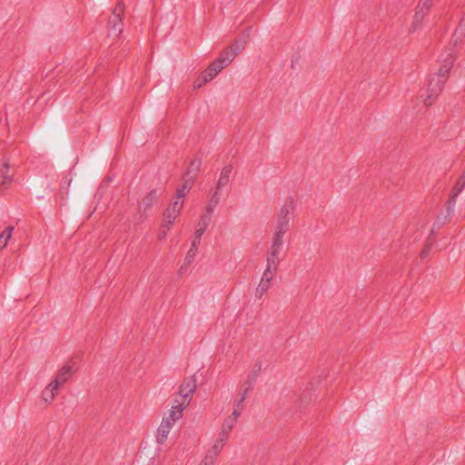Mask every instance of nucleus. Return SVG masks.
Masks as SVG:
<instances>
[{"label":"nucleus","instance_id":"obj_10","mask_svg":"<svg viewBox=\"0 0 465 465\" xmlns=\"http://www.w3.org/2000/svg\"><path fill=\"white\" fill-rule=\"evenodd\" d=\"M185 407L183 404H180L177 402L176 405L173 406L172 411H170L169 414L167 416H164L162 420V422H164L165 420L168 421V425L173 428L174 422L182 418L183 416V411Z\"/></svg>","mask_w":465,"mask_h":465},{"label":"nucleus","instance_id":"obj_3","mask_svg":"<svg viewBox=\"0 0 465 465\" xmlns=\"http://www.w3.org/2000/svg\"><path fill=\"white\" fill-rule=\"evenodd\" d=\"M124 5L123 2L117 3L108 20V28L111 33L120 35L123 32V15Z\"/></svg>","mask_w":465,"mask_h":465},{"label":"nucleus","instance_id":"obj_40","mask_svg":"<svg viewBox=\"0 0 465 465\" xmlns=\"http://www.w3.org/2000/svg\"><path fill=\"white\" fill-rule=\"evenodd\" d=\"M443 222L440 220V218L438 217L435 224H438V227H440L442 225Z\"/></svg>","mask_w":465,"mask_h":465},{"label":"nucleus","instance_id":"obj_1","mask_svg":"<svg viewBox=\"0 0 465 465\" xmlns=\"http://www.w3.org/2000/svg\"><path fill=\"white\" fill-rule=\"evenodd\" d=\"M454 61L455 56L453 53L448 52L442 59V64L438 69V72L431 75L427 89L428 94L424 99V104L426 106L431 105L438 95L441 93Z\"/></svg>","mask_w":465,"mask_h":465},{"label":"nucleus","instance_id":"obj_8","mask_svg":"<svg viewBox=\"0 0 465 465\" xmlns=\"http://www.w3.org/2000/svg\"><path fill=\"white\" fill-rule=\"evenodd\" d=\"M237 420L238 418L233 415H231L224 420L222 426V430L219 433V441H227L229 433L237 423Z\"/></svg>","mask_w":465,"mask_h":465},{"label":"nucleus","instance_id":"obj_34","mask_svg":"<svg viewBox=\"0 0 465 465\" xmlns=\"http://www.w3.org/2000/svg\"><path fill=\"white\" fill-rule=\"evenodd\" d=\"M430 6H431V0H420L417 8L426 12L427 10L430 9Z\"/></svg>","mask_w":465,"mask_h":465},{"label":"nucleus","instance_id":"obj_35","mask_svg":"<svg viewBox=\"0 0 465 465\" xmlns=\"http://www.w3.org/2000/svg\"><path fill=\"white\" fill-rule=\"evenodd\" d=\"M216 206L217 205H212V203L209 202L208 205L205 208V213L203 214L202 216H208V222H211V215Z\"/></svg>","mask_w":465,"mask_h":465},{"label":"nucleus","instance_id":"obj_14","mask_svg":"<svg viewBox=\"0 0 465 465\" xmlns=\"http://www.w3.org/2000/svg\"><path fill=\"white\" fill-rule=\"evenodd\" d=\"M157 197V191L155 189L151 190L139 203V210L147 211L156 202Z\"/></svg>","mask_w":465,"mask_h":465},{"label":"nucleus","instance_id":"obj_9","mask_svg":"<svg viewBox=\"0 0 465 465\" xmlns=\"http://www.w3.org/2000/svg\"><path fill=\"white\" fill-rule=\"evenodd\" d=\"M14 170L7 162L0 167V187H6L13 182Z\"/></svg>","mask_w":465,"mask_h":465},{"label":"nucleus","instance_id":"obj_20","mask_svg":"<svg viewBox=\"0 0 465 465\" xmlns=\"http://www.w3.org/2000/svg\"><path fill=\"white\" fill-rule=\"evenodd\" d=\"M183 185L177 189L176 191V200H180L181 198H183L191 190L193 181L183 177Z\"/></svg>","mask_w":465,"mask_h":465},{"label":"nucleus","instance_id":"obj_32","mask_svg":"<svg viewBox=\"0 0 465 465\" xmlns=\"http://www.w3.org/2000/svg\"><path fill=\"white\" fill-rule=\"evenodd\" d=\"M220 191L221 190H217V188H215L212 193L209 200V202L212 203V205H218L220 202Z\"/></svg>","mask_w":465,"mask_h":465},{"label":"nucleus","instance_id":"obj_2","mask_svg":"<svg viewBox=\"0 0 465 465\" xmlns=\"http://www.w3.org/2000/svg\"><path fill=\"white\" fill-rule=\"evenodd\" d=\"M295 210V201L292 196L285 199L283 205L279 210L276 216V230L288 232L290 230V222Z\"/></svg>","mask_w":465,"mask_h":465},{"label":"nucleus","instance_id":"obj_30","mask_svg":"<svg viewBox=\"0 0 465 465\" xmlns=\"http://www.w3.org/2000/svg\"><path fill=\"white\" fill-rule=\"evenodd\" d=\"M425 16V12L423 10H420L417 8L416 13L414 15V20L412 23V28L415 30L420 23L423 20Z\"/></svg>","mask_w":465,"mask_h":465},{"label":"nucleus","instance_id":"obj_25","mask_svg":"<svg viewBox=\"0 0 465 465\" xmlns=\"http://www.w3.org/2000/svg\"><path fill=\"white\" fill-rule=\"evenodd\" d=\"M58 389H53L52 387H49V385L42 392V398L45 402L50 403L55 395V392Z\"/></svg>","mask_w":465,"mask_h":465},{"label":"nucleus","instance_id":"obj_23","mask_svg":"<svg viewBox=\"0 0 465 465\" xmlns=\"http://www.w3.org/2000/svg\"><path fill=\"white\" fill-rule=\"evenodd\" d=\"M282 246H281V245H276V244L272 243L266 260H274V262H280V258H279L278 255H279V252L282 250Z\"/></svg>","mask_w":465,"mask_h":465},{"label":"nucleus","instance_id":"obj_37","mask_svg":"<svg viewBox=\"0 0 465 465\" xmlns=\"http://www.w3.org/2000/svg\"><path fill=\"white\" fill-rule=\"evenodd\" d=\"M430 248H431V243H426V245L424 246V248L420 252V258L421 259H425L429 255V253L430 252Z\"/></svg>","mask_w":465,"mask_h":465},{"label":"nucleus","instance_id":"obj_19","mask_svg":"<svg viewBox=\"0 0 465 465\" xmlns=\"http://www.w3.org/2000/svg\"><path fill=\"white\" fill-rule=\"evenodd\" d=\"M171 429L172 428L170 425H168L167 420H165L164 422H161V424L157 430V436H156V440L159 444L164 443Z\"/></svg>","mask_w":465,"mask_h":465},{"label":"nucleus","instance_id":"obj_36","mask_svg":"<svg viewBox=\"0 0 465 465\" xmlns=\"http://www.w3.org/2000/svg\"><path fill=\"white\" fill-rule=\"evenodd\" d=\"M190 265L191 264H187L185 263V262H183V263L180 266L178 270V275L182 277L183 275L186 274L189 271Z\"/></svg>","mask_w":465,"mask_h":465},{"label":"nucleus","instance_id":"obj_6","mask_svg":"<svg viewBox=\"0 0 465 465\" xmlns=\"http://www.w3.org/2000/svg\"><path fill=\"white\" fill-rule=\"evenodd\" d=\"M226 441H219L218 437L213 447L209 450V451L202 460V465H213L216 457L219 455Z\"/></svg>","mask_w":465,"mask_h":465},{"label":"nucleus","instance_id":"obj_11","mask_svg":"<svg viewBox=\"0 0 465 465\" xmlns=\"http://www.w3.org/2000/svg\"><path fill=\"white\" fill-rule=\"evenodd\" d=\"M235 58V53H232L229 48L224 49L217 59L213 61L222 70L229 65Z\"/></svg>","mask_w":465,"mask_h":465},{"label":"nucleus","instance_id":"obj_17","mask_svg":"<svg viewBox=\"0 0 465 465\" xmlns=\"http://www.w3.org/2000/svg\"><path fill=\"white\" fill-rule=\"evenodd\" d=\"M202 165V160L201 159H193L191 161L190 165L185 173V175L183 177L188 178L194 182L197 173L200 170V167Z\"/></svg>","mask_w":465,"mask_h":465},{"label":"nucleus","instance_id":"obj_29","mask_svg":"<svg viewBox=\"0 0 465 465\" xmlns=\"http://www.w3.org/2000/svg\"><path fill=\"white\" fill-rule=\"evenodd\" d=\"M286 232H287L275 229V232H274L273 236H272V243L282 246L283 245V235Z\"/></svg>","mask_w":465,"mask_h":465},{"label":"nucleus","instance_id":"obj_28","mask_svg":"<svg viewBox=\"0 0 465 465\" xmlns=\"http://www.w3.org/2000/svg\"><path fill=\"white\" fill-rule=\"evenodd\" d=\"M458 196L459 194H455V192L451 191L450 198L447 202V212L449 215L454 213V207Z\"/></svg>","mask_w":465,"mask_h":465},{"label":"nucleus","instance_id":"obj_27","mask_svg":"<svg viewBox=\"0 0 465 465\" xmlns=\"http://www.w3.org/2000/svg\"><path fill=\"white\" fill-rule=\"evenodd\" d=\"M465 187V170L462 174L459 177L456 184L451 191L455 192V194H460Z\"/></svg>","mask_w":465,"mask_h":465},{"label":"nucleus","instance_id":"obj_4","mask_svg":"<svg viewBox=\"0 0 465 465\" xmlns=\"http://www.w3.org/2000/svg\"><path fill=\"white\" fill-rule=\"evenodd\" d=\"M196 390V380L194 376L187 377L183 380V383L179 389V395L183 398L180 404H183L184 407L187 406L191 401V395ZM179 403V401L176 400Z\"/></svg>","mask_w":465,"mask_h":465},{"label":"nucleus","instance_id":"obj_33","mask_svg":"<svg viewBox=\"0 0 465 465\" xmlns=\"http://www.w3.org/2000/svg\"><path fill=\"white\" fill-rule=\"evenodd\" d=\"M243 410V402L237 400L235 402L232 414L235 417H239Z\"/></svg>","mask_w":465,"mask_h":465},{"label":"nucleus","instance_id":"obj_16","mask_svg":"<svg viewBox=\"0 0 465 465\" xmlns=\"http://www.w3.org/2000/svg\"><path fill=\"white\" fill-rule=\"evenodd\" d=\"M266 262H267V266H266L265 271L263 272L262 278L266 281L272 282V280L274 278V276L278 271L279 262H274V260H266Z\"/></svg>","mask_w":465,"mask_h":465},{"label":"nucleus","instance_id":"obj_22","mask_svg":"<svg viewBox=\"0 0 465 465\" xmlns=\"http://www.w3.org/2000/svg\"><path fill=\"white\" fill-rule=\"evenodd\" d=\"M198 247H199V245H196L195 242H192L191 248L187 252L186 256L183 261V262H185V263L192 264L193 262L196 253H197V251H198Z\"/></svg>","mask_w":465,"mask_h":465},{"label":"nucleus","instance_id":"obj_18","mask_svg":"<svg viewBox=\"0 0 465 465\" xmlns=\"http://www.w3.org/2000/svg\"><path fill=\"white\" fill-rule=\"evenodd\" d=\"M222 69L218 67L216 64L213 62L205 69L202 74V78L203 79V83H208L213 80Z\"/></svg>","mask_w":465,"mask_h":465},{"label":"nucleus","instance_id":"obj_5","mask_svg":"<svg viewBox=\"0 0 465 465\" xmlns=\"http://www.w3.org/2000/svg\"><path fill=\"white\" fill-rule=\"evenodd\" d=\"M75 371L74 363H65L57 372L56 377L50 382L49 387L58 389L60 385L66 382Z\"/></svg>","mask_w":465,"mask_h":465},{"label":"nucleus","instance_id":"obj_39","mask_svg":"<svg viewBox=\"0 0 465 465\" xmlns=\"http://www.w3.org/2000/svg\"><path fill=\"white\" fill-rule=\"evenodd\" d=\"M242 392L241 393V397L238 401L244 402V401L246 400V395L249 391H245V388H242Z\"/></svg>","mask_w":465,"mask_h":465},{"label":"nucleus","instance_id":"obj_7","mask_svg":"<svg viewBox=\"0 0 465 465\" xmlns=\"http://www.w3.org/2000/svg\"><path fill=\"white\" fill-rule=\"evenodd\" d=\"M182 208L183 202H179L178 200H174L170 203L163 214L164 219L167 220L169 224L173 223L177 216L180 214Z\"/></svg>","mask_w":465,"mask_h":465},{"label":"nucleus","instance_id":"obj_38","mask_svg":"<svg viewBox=\"0 0 465 465\" xmlns=\"http://www.w3.org/2000/svg\"><path fill=\"white\" fill-rule=\"evenodd\" d=\"M205 83H203V79L202 78V75L194 82L193 84V88L194 89H199L202 87L203 84H204Z\"/></svg>","mask_w":465,"mask_h":465},{"label":"nucleus","instance_id":"obj_13","mask_svg":"<svg viewBox=\"0 0 465 465\" xmlns=\"http://www.w3.org/2000/svg\"><path fill=\"white\" fill-rule=\"evenodd\" d=\"M262 370V364L260 362L254 365L253 370L249 373L246 381L242 385V388H245V391H251L253 388V384L257 380V377Z\"/></svg>","mask_w":465,"mask_h":465},{"label":"nucleus","instance_id":"obj_31","mask_svg":"<svg viewBox=\"0 0 465 465\" xmlns=\"http://www.w3.org/2000/svg\"><path fill=\"white\" fill-rule=\"evenodd\" d=\"M171 225L172 224H169L167 220L164 219V221L162 223V225L160 227V230H159L158 237H159L160 240H162V239L166 237L168 232L170 230Z\"/></svg>","mask_w":465,"mask_h":465},{"label":"nucleus","instance_id":"obj_24","mask_svg":"<svg viewBox=\"0 0 465 465\" xmlns=\"http://www.w3.org/2000/svg\"><path fill=\"white\" fill-rule=\"evenodd\" d=\"M271 282L266 281L264 279H261L257 288H256V296L258 298H262V296L268 291L270 287Z\"/></svg>","mask_w":465,"mask_h":465},{"label":"nucleus","instance_id":"obj_21","mask_svg":"<svg viewBox=\"0 0 465 465\" xmlns=\"http://www.w3.org/2000/svg\"><path fill=\"white\" fill-rule=\"evenodd\" d=\"M14 231L13 226H8L4 232L0 233V250L4 249L12 236Z\"/></svg>","mask_w":465,"mask_h":465},{"label":"nucleus","instance_id":"obj_15","mask_svg":"<svg viewBox=\"0 0 465 465\" xmlns=\"http://www.w3.org/2000/svg\"><path fill=\"white\" fill-rule=\"evenodd\" d=\"M232 171V166L231 164L225 165L220 173V177L218 179L216 187L217 190H222L224 186H226L230 182V175Z\"/></svg>","mask_w":465,"mask_h":465},{"label":"nucleus","instance_id":"obj_26","mask_svg":"<svg viewBox=\"0 0 465 465\" xmlns=\"http://www.w3.org/2000/svg\"><path fill=\"white\" fill-rule=\"evenodd\" d=\"M246 45V38L237 39L233 45L229 48L232 53H235V56L244 49Z\"/></svg>","mask_w":465,"mask_h":465},{"label":"nucleus","instance_id":"obj_12","mask_svg":"<svg viewBox=\"0 0 465 465\" xmlns=\"http://www.w3.org/2000/svg\"><path fill=\"white\" fill-rule=\"evenodd\" d=\"M209 224H210V222H208V216H201L199 223H198V228L196 229V231L193 233L192 242H195L196 245H200L202 236L204 233V232L206 231Z\"/></svg>","mask_w":465,"mask_h":465}]
</instances>
